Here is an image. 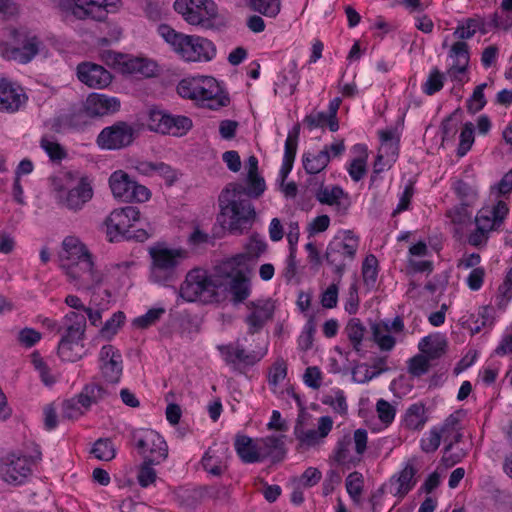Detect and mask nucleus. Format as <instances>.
<instances>
[{
	"label": "nucleus",
	"instance_id": "57",
	"mask_svg": "<svg viewBox=\"0 0 512 512\" xmlns=\"http://www.w3.org/2000/svg\"><path fill=\"white\" fill-rule=\"evenodd\" d=\"M449 57L452 59V64H469V46L464 41L455 42L449 51Z\"/></svg>",
	"mask_w": 512,
	"mask_h": 512
},
{
	"label": "nucleus",
	"instance_id": "27",
	"mask_svg": "<svg viewBox=\"0 0 512 512\" xmlns=\"http://www.w3.org/2000/svg\"><path fill=\"white\" fill-rule=\"evenodd\" d=\"M234 445L238 456L244 463L261 462L258 441H254L246 435H237Z\"/></svg>",
	"mask_w": 512,
	"mask_h": 512
},
{
	"label": "nucleus",
	"instance_id": "32",
	"mask_svg": "<svg viewBox=\"0 0 512 512\" xmlns=\"http://www.w3.org/2000/svg\"><path fill=\"white\" fill-rule=\"evenodd\" d=\"M328 147L325 146L318 154L305 153L302 158L303 167L308 174H318L324 170L329 161Z\"/></svg>",
	"mask_w": 512,
	"mask_h": 512
},
{
	"label": "nucleus",
	"instance_id": "11",
	"mask_svg": "<svg viewBox=\"0 0 512 512\" xmlns=\"http://www.w3.org/2000/svg\"><path fill=\"white\" fill-rule=\"evenodd\" d=\"M66 275L78 289L90 290L100 285L102 274L94 268L91 254L64 265Z\"/></svg>",
	"mask_w": 512,
	"mask_h": 512
},
{
	"label": "nucleus",
	"instance_id": "14",
	"mask_svg": "<svg viewBox=\"0 0 512 512\" xmlns=\"http://www.w3.org/2000/svg\"><path fill=\"white\" fill-rule=\"evenodd\" d=\"M102 58L107 64L119 65L124 73L140 74L146 78L154 77L159 72L157 63L146 58H127L113 51H104Z\"/></svg>",
	"mask_w": 512,
	"mask_h": 512
},
{
	"label": "nucleus",
	"instance_id": "35",
	"mask_svg": "<svg viewBox=\"0 0 512 512\" xmlns=\"http://www.w3.org/2000/svg\"><path fill=\"white\" fill-rule=\"evenodd\" d=\"M78 7L75 8V17L77 19H92L95 21H104L106 13L103 9L97 8L96 0H76Z\"/></svg>",
	"mask_w": 512,
	"mask_h": 512
},
{
	"label": "nucleus",
	"instance_id": "62",
	"mask_svg": "<svg viewBox=\"0 0 512 512\" xmlns=\"http://www.w3.org/2000/svg\"><path fill=\"white\" fill-rule=\"evenodd\" d=\"M486 86V83H482L475 87L471 97L467 101V108L469 112H479L486 105V99L484 96V89Z\"/></svg>",
	"mask_w": 512,
	"mask_h": 512
},
{
	"label": "nucleus",
	"instance_id": "60",
	"mask_svg": "<svg viewBox=\"0 0 512 512\" xmlns=\"http://www.w3.org/2000/svg\"><path fill=\"white\" fill-rule=\"evenodd\" d=\"M246 182L248 184L246 193L250 198L260 197L266 189L265 180L259 173L247 174Z\"/></svg>",
	"mask_w": 512,
	"mask_h": 512
},
{
	"label": "nucleus",
	"instance_id": "55",
	"mask_svg": "<svg viewBox=\"0 0 512 512\" xmlns=\"http://www.w3.org/2000/svg\"><path fill=\"white\" fill-rule=\"evenodd\" d=\"M300 134V125L296 124L289 132L285 141V150L283 160L294 162L297 146H298V138Z\"/></svg>",
	"mask_w": 512,
	"mask_h": 512
},
{
	"label": "nucleus",
	"instance_id": "46",
	"mask_svg": "<svg viewBox=\"0 0 512 512\" xmlns=\"http://www.w3.org/2000/svg\"><path fill=\"white\" fill-rule=\"evenodd\" d=\"M362 276L366 286L374 287L378 276V260L374 255L370 254L364 259Z\"/></svg>",
	"mask_w": 512,
	"mask_h": 512
},
{
	"label": "nucleus",
	"instance_id": "38",
	"mask_svg": "<svg viewBox=\"0 0 512 512\" xmlns=\"http://www.w3.org/2000/svg\"><path fill=\"white\" fill-rule=\"evenodd\" d=\"M371 331L373 341L382 351H391L394 348L396 340L388 333V323H385L384 325L374 323L371 326Z\"/></svg>",
	"mask_w": 512,
	"mask_h": 512
},
{
	"label": "nucleus",
	"instance_id": "9",
	"mask_svg": "<svg viewBox=\"0 0 512 512\" xmlns=\"http://www.w3.org/2000/svg\"><path fill=\"white\" fill-rule=\"evenodd\" d=\"M132 437L135 447L144 460L161 464L167 459L168 445L158 432L146 429L134 432Z\"/></svg>",
	"mask_w": 512,
	"mask_h": 512
},
{
	"label": "nucleus",
	"instance_id": "42",
	"mask_svg": "<svg viewBox=\"0 0 512 512\" xmlns=\"http://www.w3.org/2000/svg\"><path fill=\"white\" fill-rule=\"evenodd\" d=\"M84 127L80 117H76V113L70 115H62L51 121L50 129L55 133H63L67 129H82Z\"/></svg>",
	"mask_w": 512,
	"mask_h": 512
},
{
	"label": "nucleus",
	"instance_id": "54",
	"mask_svg": "<svg viewBox=\"0 0 512 512\" xmlns=\"http://www.w3.org/2000/svg\"><path fill=\"white\" fill-rule=\"evenodd\" d=\"M474 143V125L472 122L464 124L460 133V142L457 149V155L463 157L471 149Z\"/></svg>",
	"mask_w": 512,
	"mask_h": 512
},
{
	"label": "nucleus",
	"instance_id": "45",
	"mask_svg": "<svg viewBox=\"0 0 512 512\" xmlns=\"http://www.w3.org/2000/svg\"><path fill=\"white\" fill-rule=\"evenodd\" d=\"M91 453L99 460L110 461L115 457L116 450L110 439L100 438L94 443Z\"/></svg>",
	"mask_w": 512,
	"mask_h": 512
},
{
	"label": "nucleus",
	"instance_id": "58",
	"mask_svg": "<svg viewBox=\"0 0 512 512\" xmlns=\"http://www.w3.org/2000/svg\"><path fill=\"white\" fill-rule=\"evenodd\" d=\"M287 376V365L284 359L278 358L272 365L268 375V383L276 388Z\"/></svg>",
	"mask_w": 512,
	"mask_h": 512
},
{
	"label": "nucleus",
	"instance_id": "19",
	"mask_svg": "<svg viewBox=\"0 0 512 512\" xmlns=\"http://www.w3.org/2000/svg\"><path fill=\"white\" fill-rule=\"evenodd\" d=\"M249 313L244 322L248 326V333L253 335L259 332L265 324L273 318L275 311L274 301L271 299H257L246 304Z\"/></svg>",
	"mask_w": 512,
	"mask_h": 512
},
{
	"label": "nucleus",
	"instance_id": "56",
	"mask_svg": "<svg viewBox=\"0 0 512 512\" xmlns=\"http://www.w3.org/2000/svg\"><path fill=\"white\" fill-rule=\"evenodd\" d=\"M253 10L268 16L275 17L280 11L279 0H249Z\"/></svg>",
	"mask_w": 512,
	"mask_h": 512
},
{
	"label": "nucleus",
	"instance_id": "17",
	"mask_svg": "<svg viewBox=\"0 0 512 512\" xmlns=\"http://www.w3.org/2000/svg\"><path fill=\"white\" fill-rule=\"evenodd\" d=\"M93 197L91 180L84 176L78 184L69 190H60L57 195L58 204L71 211H79Z\"/></svg>",
	"mask_w": 512,
	"mask_h": 512
},
{
	"label": "nucleus",
	"instance_id": "37",
	"mask_svg": "<svg viewBox=\"0 0 512 512\" xmlns=\"http://www.w3.org/2000/svg\"><path fill=\"white\" fill-rule=\"evenodd\" d=\"M90 406L83 399L81 392L63 402L62 404V416L66 419H77L84 415L88 411Z\"/></svg>",
	"mask_w": 512,
	"mask_h": 512
},
{
	"label": "nucleus",
	"instance_id": "29",
	"mask_svg": "<svg viewBox=\"0 0 512 512\" xmlns=\"http://www.w3.org/2000/svg\"><path fill=\"white\" fill-rule=\"evenodd\" d=\"M220 450L216 447H210L204 456L202 457L201 463L206 472L213 476H220L226 470V461L224 457V451L226 448Z\"/></svg>",
	"mask_w": 512,
	"mask_h": 512
},
{
	"label": "nucleus",
	"instance_id": "12",
	"mask_svg": "<svg viewBox=\"0 0 512 512\" xmlns=\"http://www.w3.org/2000/svg\"><path fill=\"white\" fill-rule=\"evenodd\" d=\"M217 349L224 362L229 366H233V368H236L238 365H243L244 367L254 366L268 352L267 345L247 351L239 339L229 344L219 345Z\"/></svg>",
	"mask_w": 512,
	"mask_h": 512
},
{
	"label": "nucleus",
	"instance_id": "44",
	"mask_svg": "<svg viewBox=\"0 0 512 512\" xmlns=\"http://www.w3.org/2000/svg\"><path fill=\"white\" fill-rule=\"evenodd\" d=\"M169 113H166L158 109H150L148 112L147 127L150 131L165 135V131H168L166 122L168 120Z\"/></svg>",
	"mask_w": 512,
	"mask_h": 512
},
{
	"label": "nucleus",
	"instance_id": "64",
	"mask_svg": "<svg viewBox=\"0 0 512 512\" xmlns=\"http://www.w3.org/2000/svg\"><path fill=\"white\" fill-rule=\"evenodd\" d=\"M453 189L461 199V203H467V205H469L470 202H473L477 198V190L463 180H457L453 184Z\"/></svg>",
	"mask_w": 512,
	"mask_h": 512
},
{
	"label": "nucleus",
	"instance_id": "61",
	"mask_svg": "<svg viewBox=\"0 0 512 512\" xmlns=\"http://www.w3.org/2000/svg\"><path fill=\"white\" fill-rule=\"evenodd\" d=\"M153 465L156 464L151 463L149 460H143V463L139 468L137 479L139 485L143 488H146L152 483H154L157 478V473L153 468Z\"/></svg>",
	"mask_w": 512,
	"mask_h": 512
},
{
	"label": "nucleus",
	"instance_id": "7",
	"mask_svg": "<svg viewBox=\"0 0 512 512\" xmlns=\"http://www.w3.org/2000/svg\"><path fill=\"white\" fill-rule=\"evenodd\" d=\"M359 247V239L351 231L342 232L336 235L328 244L325 252V259L334 269L341 282L348 262L355 259Z\"/></svg>",
	"mask_w": 512,
	"mask_h": 512
},
{
	"label": "nucleus",
	"instance_id": "23",
	"mask_svg": "<svg viewBox=\"0 0 512 512\" xmlns=\"http://www.w3.org/2000/svg\"><path fill=\"white\" fill-rule=\"evenodd\" d=\"M26 100L27 96L19 85L6 79L0 80V111L15 112Z\"/></svg>",
	"mask_w": 512,
	"mask_h": 512
},
{
	"label": "nucleus",
	"instance_id": "59",
	"mask_svg": "<svg viewBox=\"0 0 512 512\" xmlns=\"http://www.w3.org/2000/svg\"><path fill=\"white\" fill-rule=\"evenodd\" d=\"M481 21L474 18H468L463 24L459 25L453 35L461 40L472 38L477 30L481 28Z\"/></svg>",
	"mask_w": 512,
	"mask_h": 512
},
{
	"label": "nucleus",
	"instance_id": "24",
	"mask_svg": "<svg viewBox=\"0 0 512 512\" xmlns=\"http://www.w3.org/2000/svg\"><path fill=\"white\" fill-rule=\"evenodd\" d=\"M284 436H267L258 439L260 461L270 458L273 462L281 461L285 456Z\"/></svg>",
	"mask_w": 512,
	"mask_h": 512
},
{
	"label": "nucleus",
	"instance_id": "1",
	"mask_svg": "<svg viewBox=\"0 0 512 512\" xmlns=\"http://www.w3.org/2000/svg\"><path fill=\"white\" fill-rule=\"evenodd\" d=\"M218 222L231 234L241 235L250 229L256 218V210L241 183L227 184L218 196Z\"/></svg>",
	"mask_w": 512,
	"mask_h": 512
},
{
	"label": "nucleus",
	"instance_id": "41",
	"mask_svg": "<svg viewBox=\"0 0 512 512\" xmlns=\"http://www.w3.org/2000/svg\"><path fill=\"white\" fill-rule=\"evenodd\" d=\"M467 203H461L448 210L446 216L450 218L451 222L457 226L455 231L459 233L465 226L471 222V212L468 210Z\"/></svg>",
	"mask_w": 512,
	"mask_h": 512
},
{
	"label": "nucleus",
	"instance_id": "43",
	"mask_svg": "<svg viewBox=\"0 0 512 512\" xmlns=\"http://www.w3.org/2000/svg\"><path fill=\"white\" fill-rule=\"evenodd\" d=\"M445 341L439 337L426 336L419 342V350L434 359L444 352Z\"/></svg>",
	"mask_w": 512,
	"mask_h": 512
},
{
	"label": "nucleus",
	"instance_id": "30",
	"mask_svg": "<svg viewBox=\"0 0 512 512\" xmlns=\"http://www.w3.org/2000/svg\"><path fill=\"white\" fill-rule=\"evenodd\" d=\"M416 468L410 462H408L405 467L398 473V475H394L390 479L391 485L394 483L398 485L396 488L394 495L399 497H404L416 484L415 480Z\"/></svg>",
	"mask_w": 512,
	"mask_h": 512
},
{
	"label": "nucleus",
	"instance_id": "47",
	"mask_svg": "<svg viewBox=\"0 0 512 512\" xmlns=\"http://www.w3.org/2000/svg\"><path fill=\"white\" fill-rule=\"evenodd\" d=\"M444 79L445 74L438 68H433L422 86L423 92L428 96H432L439 92L444 86Z\"/></svg>",
	"mask_w": 512,
	"mask_h": 512
},
{
	"label": "nucleus",
	"instance_id": "33",
	"mask_svg": "<svg viewBox=\"0 0 512 512\" xmlns=\"http://www.w3.org/2000/svg\"><path fill=\"white\" fill-rule=\"evenodd\" d=\"M79 340L61 337L58 344V355L63 361L75 362L82 358L83 345Z\"/></svg>",
	"mask_w": 512,
	"mask_h": 512
},
{
	"label": "nucleus",
	"instance_id": "4",
	"mask_svg": "<svg viewBox=\"0 0 512 512\" xmlns=\"http://www.w3.org/2000/svg\"><path fill=\"white\" fill-rule=\"evenodd\" d=\"M177 93L193 100L198 106L218 110L229 103V97L223 92L217 80L202 76L182 79L177 85Z\"/></svg>",
	"mask_w": 512,
	"mask_h": 512
},
{
	"label": "nucleus",
	"instance_id": "3",
	"mask_svg": "<svg viewBox=\"0 0 512 512\" xmlns=\"http://www.w3.org/2000/svg\"><path fill=\"white\" fill-rule=\"evenodd\" d=\"M159 35L186 61H210L216 56V46L212 41L200 36L185 35L167 24L158 26Z\"/></svg>",
	"mask_w": 512,
	"mask_h": 512
},
{
	"label": "nucleus",
	"instance_id": "20",
	"mask_svg": "<svg viewBox=\"0 0 512 512\" xmlns=\"http://www.w3.org/2000/svg\"><path fill=\"white\" fill-rule=\"evenodd\" d=\"M77 77L83 84L96 89L105 88L112 82V74L103 66L92 62L78 64Z\"/></svg>",
	"mask_w": 512,
	"mask_h": 512
},
{
	"label": "nucleus",
	"instance_id": "18",
	"mask_svg": "<svg viewBox=\"0 0 512 512\" xmlns=\"http://www.w3.org/2000/svg\"><path fill=\"white\" fill-rule=\"evenodd\" d=\"M153 263V274L163 273L170 276L175 268L186 258V252L181 249H168L165 247H151L149 249Z\"/></svg>",
	"mask_w": 512,
	"mask_h": 512
},
{
	"label": "nucleus",
	"instance_id": "2",
	"mask_svg": "<svg viewBox=\"0 0 512 512\" xmlns=\"http://www.w3.org/2000/svg\"><path fill=\"white\" fill-rule=\"evenodd\" d=\"M226 285L217 276L202 268L190 270L179 288L180 297L187 302L219 303L225 299Z\"/></svg>",
	"mask_w": 512,
	"mask_h": 512
},
{
	"label": "nucleus",
	"instance_id": "63",
	"mask_svg": "<svg viewBox=\"0 0 512 512\" xmlns=\"http://www.w3.org/2000/svg\"><path fill=\"white\" fill-rule=\"evenodd\" d=\"M295 436L299 440L300 445L305 447L316 446L323 440L322 436L314 429L304 430L296 427Z\"/></svg>",
	"mask_w": 512,
	"mask_h": 512
},
{
	"label": "nucleus",
	"instance_id": "36",
	"mask_svg": "<svg viewBox=\"0 0 512 512\" xmlns=\"http://www.w3.org/2000/svg\"><path fill=\"white\" fill-rule=\"evenodd\" d=\"M365 332L366 328L358 318H351L345 327V333L350 343L352 344L353 349L360 356L364 355L362 350V340L364 338Z\"/></svg>",
	"mask_w": 512,
	"mask_h": 512
},
{
	"label": "nucleus",
	"instance_id": "49",
	"mask_svg": "<svg viewBox=\"0 0 512 512\" xmlns=\"http://www.w3.org/2000/svg\"><path fill=\"white\" fill-rule=\"evenodd\" d=\"M381 146L379 149L391 152V158H396L398 155L399 137L396 130L386 129L379 131Z\"/></svg>",
	"mask_w": 512,
	"mask_h": 512
},
{
	"label": "nucleus",
	"instance_id": "53",
	"mask_svg": "<svg viewBox=\"0 0 512 512\" xmlns=\"http://www.w3.org/2000/svg\"><path fill=\"white\" fill-rule=\"evenodd\" d=\"M322 403L331 406L335 412L341 415L347 413L348 406L346 402V396L344 391L341 389L335 390L331 395L324 396Z\"/></svg>",
	"mask_w": 512,
	"mask_h": 512
},
{
	"label": "nucleus",
	"instance_id": "26",
	"mask_svg": "<svg viewBox=\"0 0 512 512\" xmlns=\"http://www.w3.org/2000/svg\"><path fill=\"white\" fill-rule=\"evenodd\" d=\"M90 255L86 246L76 237L68 236L62 242V251L60 253L61 267L67 262H75L83 257Z\"/></svg>",
	"mask_w": 512,
	"mask_h": 512
},
{
	"label": "nucleus",
	"instance_id": "51",
	"mask_svg": "<svg viewBox=\"0 0 512 512\" xmlns=\"http://www.w3.org/2000/svg\"><path fill=\"white\" fill-rule=\"evenodd\" d=\"M164 313V308H151L144 315L135 318L133 326L139 329H146L158 322Z\"/></svg>",
	"mask_w": 512,
	"mask_h": 512
},
{
	"label": "nucleus",
	"instance_id": "6",
	"mask_svg": "<svg viewBox=\"0 0 512 512\" xmlns=\"http://www.w3.org/2000/svg\"><path fill=\"white\" fill-rule=\"evenodd\" d=\"M174 9L190 25L219 30L227 26V19L218 12L213 0H176Z\"/></svg>",
	"mask_w": 512,
	"mask_h": 512
},
{
	"label": "nucleus",
	"instance_id": "40",
	"mask_svg": "<svg viewBox=\"0 0 512 512\" xmlns=\"http://www.w3.org/2000/svg\"><path fill=\"white\" fill-rule=\"evenodd\" d=\"M167 130L165 131V135H173V136H183L185 135L193 126L192 120L183 115H168V120L166 122Z\"/></svg>",
	"mask_w": 512,
	"mask_h": 512
},
{
	"label": "nucleus",
	"instance_id": "8",
	"mask_svg": "<svg viewBox=\"0 0 512 512\" xmlns=\"http://www.w3.org/2000/svg\"><path fill=\"white\" fill-rule=\"evenodd\" d=\"M109 187L115 198L124 202H146L151 197L150 190L134 181L123 170L114 171L109 177Z\"/></svg>",
	"mask_w": 512,
	"mask_h": 512
},
{
	"label": "nucleus",
	"instance_id": "25",
	"mask_svg": "<svg viewBox=\"0 0 512 512\" xmlns=\"http://www.w3.org/2000/svg\"><path fill=\"white\" fill-rule=\"evenodd\" d=\"M41 41L38 37H27L19 47H12L7 51L8 57L19 63L30 62L39 52Z\"/></svg>",
	"mask_w": 512,
	"mask_h": 512
},
{
	"label": "nucleus",
	"instance_id": "21",
	"mask_svg": "<svg viewBox=\"0 0 512 512\" xmlns=\"http://www.w3.org/2000/svg\"><path fill=\"white\" fill-rule=\"evenodd\" d=\"M101 372L110 384L119 382L122 375V356L112 345H104L100 350Z\"/></svg>",
	"mask_w": 512,
	"mask_h": 512
},
{
	"label": "nucleus",
	"instance_id": "13",
	"mask_svg": "<svg viewBox=\"0 0 512 512\" xmlns=\"http://www.w3.org/2000/svg\"><path fill=\"white\" fill-rule=\"evenodd\" d=\"M134 138L135 129L127 122L118 121L102 129L96 143L101 149L120 150L130 146Z\"/></svg>",
	"mask_w": 512,
	"mask_h": 512
},
{
	"label": "nucleus",
	"instance_id": "52",
	"mask_svg": "<svg viewBox=\"0 0 512 512\" xmlns=\"http://www.w3.org/2000/svg\"><path fill=\"white\" fill-rule=\"evenodd\" d=\"M343 189L339 186L321 187L315 194L317 200L322 204L335 205L339 203V199L343 196Z\"/></svg>",
	"mask_w": 512,
	"mask_h": 512
},
{
	"label": "nucleus",
	"instance_id": "16",
	"mask_svg": "<svg viewBox=\"0 0 512 512\" xmlns=\"http://www.w3.org/2000/svg\"><path fill=\"white\" fill-rule=\"evenodd\" d=\"M30 473L31 467L26 456L9 453L0 458V478L7 483L20 485Z\"/></svg>",
	"mask_w": 512,
	"mask_h": 512
},
{
	"label": "nucleus",
	"instance_id": "50",
	"mask_svg": "<svg viewBox=\"0 0 512 512\" xmlns=\"http://www.w3.org/2000/svg\"><path fill=\"white\" fill-rule=\"evenodd\" d=\"M266 249L267 243L265 240L259 235H252L246 245V253H241L240 255H246L248 257L247 263L251 264L250 262L257 259Z\"/></svg>",
	"mask_w": 512,
	"mask_h": 512
},
{
	"label": "nucleus",
	"instance_id": "48",
	"mask_svg": "<svg viewBox=\"0 0 512 512\" xmlns=\"http://www.w3.org/2000/svg\"><path fill=\"white\" fill-rule=\"evenodd\" d=\"M386 362H387V358L386 357H377V358H375L373 360V363H372V366H371V368L373 369L372 373L369 374V375L366 373L364 377H359L358 376L359 368H357L353 372V381L356 382V383H359V384H364V383L369 382L373 378L378 377L380 374H382V373H384V372L389 370V368L386 365Z\"/></svg>",
	"mask_w": 512,
	"mask_h": 512
},
{
	"label": "nucleus",
	"instance_id": "10",
	"mask_svg": "<svg viewBox=\"0 0 512 512\" xmlns=\"http://www.w3.org/2000/svg\"><path fill=\"white\" fill-rule=\"evenodd\" d=\"M139 220L140 211L137 207L126 206L113 210L105 220L109 240L111 242L121 239L130 240V228Z\"/></svg>",
	"mask_w": 512,
	"mask_h": 512
},
{
	"label": "nucleus",
	"instance_id": "28",
	"mask_svg": "<svg viewBox=\"0 0 512 512\" xmlns=\"http://www.w3.org/2000/svg\"><path fill=\"white\" fill-rule=\"evenodd\" d=\"M64 334L62 337L82 341L86 330V317L77 312H69L63 318Z\"/></svg>",
	"mask_w": 512,
	"mask_h": 512
},
{
	"label": "nucleus",
	"instance_id": "15",
	"mask_svg": "<svg viewBox=\"0 0 512 512\" xmlns=\"http://www.w3.org/2000/svg\"><path fill=\"white\" fill-rule=\"evenodd\" d=\"M120 109V101L116 97H109L104 94L91 93L84 102L83 109L76 112L83 125L87 124L88 118L102 117L113 114Z\"/></svg>",
	"mask_w": 512,
	"mask_h": 512
},
{
	"label": "nucleus",
	"instance_id": "5",
	"mask_svg": "<svg viewBox=\"0 0 512 512\" xmlns=\"http://www.w3.org/2000/svg\"><path fill=\"white\" fill-rule=\"evenodd\" d=\"M247 258L246 255H236L222 261L215 268L218 278L223 283L228 281L234 304L244 302L251 293L250 277L253 267L247 263Z\"/></svg>",
	"mask_w": 512,
	"mask_h": 512
},
{
	"label": "nucleus",
	"instance_id": "39",
	"mask_svg": "<svg viewBox=\"0 0 512 512\" xmlns=\"http://www.w3.org/2000/svg\"><path fill=\"white\" fill-rule=\"evenodd\" d=\"M426 422L425 407L421 403L412 404L406 411L404 424L411 430H417L423 427Z\"/></svg>",
	"mask_w": 512,
	"mask_h": 512
},
{
	"label": "nucleus",
	"instance_id": "22",
	"mask_svg": "<svg viewBox=\"0 0 512 512\" xmlns=\"http://www.w3.org/2000/svg\"><path fill=\"white\" fill-rule=\"evenodd\" d=\"M507 204L499 200L493 207H484L475 217L476 226H479L489 232L497 230L508 215Z\"/></svg>",
	"mask_w": 512,
	"mask_h": 512
},
{
	"label": "nucleus",
	"instance_id": "34",
	"mask_svg": "<svg viewBox=\"0 0 512 512\" xmlns=\"http://www.w3.org/2000/svg\"><path fill=\"white\" fill-rule=\"evenodd\" d=\"M81 394L83 399L87 402V404L90 407L92 404H97L99 402L107 400L111 396H115L113 390L97 383L86 384L83 387Z\"/></svg>",
	"mask_w": 512,
	"mask_h": 512
},
{
	"label": "nucleus",
	"instance_id": "31",
	"mask_svg": "<svg viewBox=\"0 0 512 512\" xmlns=\"http://www.w3.org/2000/svg\"><path fill=\"white\" fill-rule=\"evenodd\" d=\"M298 82L299 76L297 71V62L295 60H291L278 76V80L275 82V86L277 87L275 92L279 89L283 93L293 95L296 91Z\"/></svg>",
	"mask_w": 512,
	"mask_h": 512
}]
</instances>
